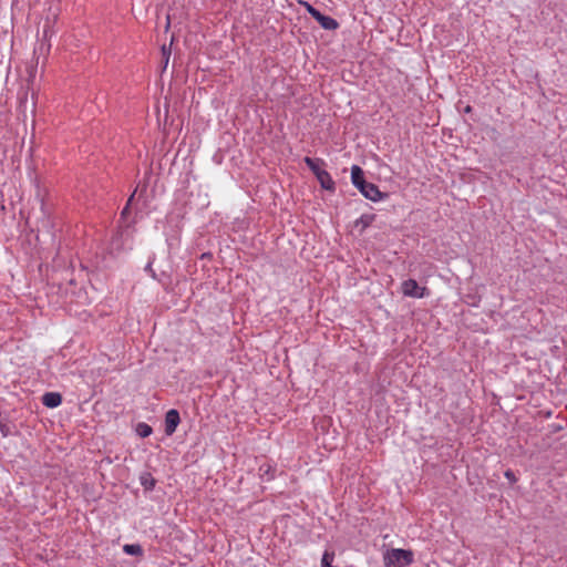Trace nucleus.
<instances>
[{"instance_id": "13", "label": "nucleus", "mask_w": 567, "mask_h": 567, "mask_svg": "<svg viewBox=\"0 0 567 567\" xmlns=\"http://www.w3.org/2000/svg\"><path fill=\"white\" fill-rule=\"evenodd\" d=\"M334 559V553L326 550L322 555L321 567H331Z\"/></svg>"}, {"instance_id": "10", "label": "nucleus", "mask_w": 567, "mask_h": 567, "mask_svg": "<svg viewBox=\"0 0 567 567\" xmlns=\"http://www.w3.org/2000/svg\"><path fill=\"white\" fill-rule=\"evenodd\" d=\"M140 481H141V485L146 491H152L155 487L156 481L150 473H143L140 477Z\"/></svg>"}, {"instance_id": "18", "label": "nucleus", "mask_w": 567, "mask_h": 567, "mask_svg": "<svg viewBox=\"0 0 567 567\" xmlns=\"http://www.w3.org/2000/svg\"><path fill=\"white\" fill-rule=\"evenodd\" d=\"M162 52H163V55L165 58V64H164V68L167 66V63H168V59H169V54H171V51L166 49L165 45H163L162 48Z\"/></svg>"}, {"instance_id": "20", "label": "nucleus", "mask_w": 567, "mask_h": 567, "mask_svg": "<svg viewBox=\"0 0 567 567\" xmlns=\"http://www.w3.org/2000/svg\"><path fill=\"white\" fill-rule=\"evenodd\" d=\"M48 28H49V21L45 22L44 28H43L44 35L48 34Z\"/></svg>"}, {"instance_id": "17", "label": "nucleus", "mask_w": 567, "mask_h": 567, "mask_svg": "<svg viewBox=\"0 0 567 567\" xmlns=\"http://www.w3.org/2000/svg\"><path fill=\"white\" fill-rule=\"evenodd\" d=\"M135 194H136V190L128 198L126 206L122 210V216H125L128 213V207L132 204V202L134 200Z\"/></svg>"}, {"instance_id": "2", "label": "nucleus", "mask_w": 567, "mask_h": 567, "mask_svg": "<svg viewBox=\"0 0 567 567\" xmlns=\"http://www.w3.org/2000/svg\"><path fill=\"white\" fill-rule=\"evenodd\" d=\"M413 563V553L405 549H391L384 555L386 567H406Z\"/></svg>"}, {"instance_id": "5", "label": "nucleus", "mask_w": 567, "mask_h": 567, "mask_svg": "<svg viewBox=\"0 0 567 567\" xmlns=\"http://www.w3.org/2000/svg\"><path fill=\"white\" fill-rule=\"evenodd\" d=\"M62 403V395L58 392H47L42 396V404L47 408L53 409Z\"/></svg>"}, {"instance_id": "14", "label": "nucleus", "mask_w": 567, "mask_h": 567, "mask_svg": "<svg viewBox=\"0 0 567 567\" xmlns=\"http://www.w3.org/2000/svg\"><path fill=\"white\" fill-rule=\"evenodd\" d=\"M306 9L308 13L316 20L318 16L321 13L318 9H316L313 6L309 4L308 2H305Z\"/></svg>"}, {"instance_id": "11", "label": "nucleus", "mask_w": 567, "mask_h": 567, "mask_svg": "<svg viewBox=\"0 0 567 567\" xmlns=\"http://www.w3.org/2000/svg\"><path fill=\"white\" fill-rule=\"evenodd\" d=\"M123 551L127 555L141 556L143 554V548L140 544H125L123 546Z\"/></svg>"}, {"instance_id": "16", "label": "nucleus", "mask_w": 567, "mask_h": 567, "mask_svg": "<svg viewBox=\"0 0 567 567\" xmlns=\"http://www.w3.org/2000/svg\"><path fill=\"white\" fill-rule=\"evenodd\" d=\"M504 476L509 481V483H515L517 481V477L512 470H507L504 473Z\"/></svg>"}, {"instance_id": "7", "label": "nucleus", "mask_w": 567, "mask_h": 567, "mask_svg": "<svg viewBox=\"0 0 567 567\" xmlns=\"http://www.w3.org/2000/svg\"><path fill=\"white\" fill-rule=\"evenodd\" d=\"M316 21L320 24L321 28L324 30L333 31L339 28V23L336 19L326 16L323 13H320Z\"/></svg>"}, {"instance_id": "12", "label": "nucleus", "mask_w": 567, "mask_h": 567, "mask_svg": "<svg viewBox=\"0 0 567 567\" xmlns=\"http://www.w3.org/2000/svg\"><path fill=\"white\" fill-rule=\"evenodd\" d=\"M152 432H153V429L147 423L140 422L136 425V433L141 437H147L152 434Z\"/></svg>"}, {"instance_id": "19", "label": "nucleus", "mask_w": 567, "mask_h": 567, "mask_svg": "<svg viewBox=\"0 0 567 567\" xmlns=\"http://www.w3.org/2000/svg\"><path fill=\"white\" fill-rule=\"evenodd\" d=\"M145 271L148 272L153 278L156 277L155 271L152 268V261H148V264L145 267Z\"/></svg>"}, {"instance_id": "3", "label": "nucleus", "mask_w": 567, "mask_h": 567, "mask_svg": "<svg viewBox=\"0 0 567 567\" xmlns=\"http://www.w3.org/2000/svg\"><path fill=\"white\" fill-rule=\"evenodd\" d=\"M402 293L405 297L411 298H424L429 296V291L425 287H420L416 280L414 279H406L402 282L401 286Z\"/></svg>"}, {"instance_id": "15", "label": "nucleus", "mask_w": 567, "mask_h": 567, "mask_svg": "<svg viewBox=\"0 0 567 567\" xmlns=\"http://www.w3.org/2000/svg\"><path fill=\"white\" fill-rule=\"evenodd\" d=\"M0 432L3 437H7L11 434V430H10L9 425L4 422H0Z\"/></svg>"}, {"instance_id": "6", "label": "nucleus", "mask_w": 567, "mask_h": 567, "mask_svg": "<svg viewBox=\"0 0 567 567\" xmlns=\"http://www.w3.org/2000/svg\"><path fill=\"white\" fill-rule=\"evenodd\" d=\"M317 179L320 184V186L326 189V190H330V192H333L334 188H336V183L332 179L331 175L329 174V172H327L326 169L322 172V173H318V176H317Z\"/></svg>"}, {"instance_id": "9", "label": "nucleus", "mask_w": 567, "mask_h": 567, "mask_svg": "<svg viewBox=\"0 0 567 567\" xmlns=\"http://www.w3.org/2000/svg\"><path fill=\"white\" fill-rule=\"evenodd\" d=\"M375 219L372 214H363L355 221V227L360 228V231H364Z\"/></svg>"}, {"instance_id": "8", "label": "nucleus", "mask_w": 567, "mask_h": 567, "mask_svg": "<svg viewBox=\"0 0 567 567\" xmlns=\"http://www.w3.org/2000/svg\"><path fill=\"white\" fill-rule=\"evenodd\" d=\"M303 162L308 166V168L315 174V176H318V173H322L324 169L321 168V165H323V161L320 158H311V157H305Z\"/></svg>"}, {"instance_id": "4", "label": "nucleus", "mask_w": 567, "mask_h": 567, "mask_svg": "<svg viewBox=\"0 0 567 567\" xmlns=\"http://www.w3.org/2000/svg\"><path fill=\"white\" fill-rule=\"evenodd\" d=\"M181 423L179 412L175 409H171L165 414V434L173 435L176 432L178 424Z\"/></svg>"}, {"instance_id": "1", "label": "nucleus", "mask_w": 567, "mask_h": 567, "mask_svg": "<svg viewBox=\"0 0 567 567\" xmlns=\"http://www.w3.org/2000/svg\"><path fill=\"white\" fill-rule=\"evenodd\" d=\"M351 182L365 198L372 202H381L388 196L382 193L377 185L365 181L364 172L358 165L351 167Z\"/></svg>"}, {"instance_id": "21", "label": "nucleus", "mask_w": 567, "mask_h": 567, "mask_svg": "<svg viewBox=\"0 0 567 567\" xmlns=\"http://www.w3.org/2000/svg\"><path fill=\"white\" fill-rule=\"evenodd\" d=\"M169 27V16H167V23H166V28Z\"/></svg>"}]
</instances>
